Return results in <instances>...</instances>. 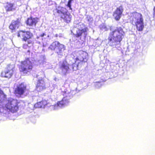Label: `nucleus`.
<instances>
[{
	"mask_svg": "<svg viewBox=\"0 0 155 155\" xmlns=\"http://www.w3.org/2000/svg\"><path fill=\"white\" fill-rule=\"evenodd\" d=\"M47 104V102L46 100H43L42 101L38 102L35 104V107L36 108H41L44 107Z\"/></svg>",
	"mask_w": 155,
	"mask_h": 155,
	"instance_id": "nucleus-19",
	"label": "nucleus"
},
{
	"mask_svg": "<svg viewBox=\"0 0 155 155\" xmlns=\"http://www.w3.org/2000/svg\"><path fill=\"white\" fill-rule=\"evenodd\" d=\"M17 36L18 37H21L24 41H26L31 37L32 34L29 31H20L18 33Z\"/></svg>",
	"mask_w": 155,
	"mask_h": 155,
	"instance_id": "nucleus-11",
	"label": "nucleus"
},
{
	"mask_svg": "<svg viewBox=\"0 0 155 155\" xmlns=\"http://www.w3.org/2000/svg\"><path fill=\"white\" fill-rule=\"evenodd\" d=\"M91 18H90V20H91Z\"/></svg>",
	"mask_w": 155,
	"mask_h": 155,
	"instance_id": "nucleus-27",
	"label": "nucleus"
},
{
	"mask_svg": "<svg viewBox=\"0 0 155 155\" xmlns=\"http://www.w3.org/2000/svg\"><path fill=\"white\" fill-rule=\"evenodd\" d=\"M55 11L61 16V15H62L67 12V10L65 8L61 7H58L56 9Z\"/></svg>",
	"mask_w": 155,
	"mask_h": 155,
	"instance_id": "nucleus-20",
	"label": "nucleus"
},
{
	"mask_svg": "<svg viewBox=\"0 0 155 155\" xmlns=\"http://www.w3.org/2000/svg\"><path fill=\"white\" fill-rule=\"evenodd\" d=\"M125 33L121 27L117 28L111 32L108 37V43L110 46L120 50L121 42Z\"/></svg>",
	"mask_w": 155,
	"mask_h": 155,
	"instance_id": "nucleus-1",
	"label": "nucleus"
},
{
	"mask_svg": "<svg viewBox=\"0 0 155 155\" xmlns=\"http://www.w3.org/2000/svg\"><path fill=\"white\" fill-rule=\"evenodd\" d=\"M129 16L132 24L136 25L138 30L142 31L144 28V25L142 15L137 12H134L130 13Z\"/></svg>",
	"mask_w": 155,
	"mask_h": 155,
	"instance_id": "nucleus-2",
	"label": "nucleus"
},
{
	"mask_svg": "<svg viewBox=\"0 0 155 155\" xmlns=\"http://www.w3.org/2000/svg\"><path fill=\"white\" fill-rule=\"evenodd\" d=\"M5 106L4 107L2 104L0 105V114L2 113H5V110H7L5 109Z\"/></svg>",
	"mask_w": 155,
	"mask_h": 155,
	"instance_id": "nucleus-24",
	"label": "nucleus"
},
{
	"mask_svg": "<svg viewBox=\"0 0 155 155\" xmlns=\"http://www.w3.org/2000/svg\"><path fill=\"white\" fill-rule=\"evenodd\" d=\"M72 93L73 91H65L63 94L64 96L65 97L63 98L62 100L58 102L56 104L51 106V108H53L54 110H56L67 105L69 102L68 99L71 98L73 96Z\"/></svg>",
	"mask_w": 155,
	"mask_h": 155,
	"instance_id": "nucleus-4",
	"label": "nucleus"
},
{
	"mask_svg": "<svg viewBox=\"0 0 155 155\" xmlns=\"http://www.w3.org/2000/svg\"><path fill=\"white\" fill-rule=\"evenodd\" d=\"M61 18L64 20L67 23L70 22L71 19V16L69 13L67 12L61 15Z\"/></svg>",
	"mask_w": 155,
	"mask_h": 155,
	"instance_id": "nucleus-18",
	"label": "nucleus"
},
{
	"mask_svg": "<svg viewBox=\"0 0 155 155\" xmlns=\"http://www.w3.org/2000/svg\"><path fill=\"white\" fill-rule=\"evenodd\" d=\"M100 28L101 30L103 31H106L108 30V28H107L106 25L104 24H101L100 26Z\"/></svg>",
	"mask_w": 155,
	"mask_h": 155,
	"instance_id": "nucleus-23",
	"label": "nucleus"
},
{
	"mask_svg": "<svg viewBox=\"0 0 155 155\" xmlns=\"http://www.w3.org/2000/svg\"><path fill=\"white\" fill-rule=\"evenodd\" d=\"M13 4L11 3H7L5 9L7 11H9L12 10Z\"/></svg>",
	"mask_w": 155,
	"mask_h": 155,
	"instance_id": "nucleus-22",
	"label": "nucleus"
},
{
	"mask_svg": "<svg viewBox=\"0 0 155 155\" xmlns=\"http://www.w3.org/2000/svg\"><path fill=\"white\" fill-rule=\"evenodd\" d=\"M71 61H70L69 64H68L66 61H64L60 68L59 73L63 74H65L68 70L71 68L73 71H76L78 69V64L80 61L78 60H76L74 57L72 58Z\"/></svg>",
	"mask_w": 155,
	"mask_h": 155,
	"instance_id": "nucleus-3",
	"label": "nucleus"
},
{
	"mask_svg": "<svg viewBox=\"0 0 155 155\" xmlns=\"http://www.w3.org/2000/svg\"><path fill=\"white\" fill-rule=\"evenodd\" d=\"M47 37H48L49 35L47 36L44 33L41 34H40L39 36L37 37V39L38 40H37V41L39 44H42L43 46L45 47L47 45L46 38Z\"/></svg>",
	"mask_w": 155,
	"mask_h": 155,
	"instance_id": "nucleus-12",
	"label": "nucleus"
},
{
	"mask_svg": "<svg viewBox=\"0 0 155 155\" xmlns=\"http://www.w3.org/2000/svg\"><path fill=\"white\" fill-rule=\"evenodd\" d=\"M153 18H155V6L154 7L153 9Z\"/></svg>",
	"mask_w": 155,
	"mask_h": 155,
	"instance_id": "nucleus-25",
	"label": "nucleus"
},
{
	"mask_svg": "<svg viewBox=\"0 0 155 155\" xmlns=\"http://www.w3.org/2000/svg\"><path fill=\"white\" fill-rule=\"evenodd\" d=\"M6 96L3 91L0 90V102L1 103H3L6 100Z\"/></svg>",
	"mask_w": 155,
	"mask_h": 155,
	"instance_id": "nucleus-21",
	"label": "nucleus"
},
{
	"mask_svg": "<svg viewBox=\"0 0 155 155\" xmlns=\"http://www.w3.org/2000/svg\"><path fill=\"white\" fill-rule=\"evenodd\" d=\"M27 91L26 86L24 83L19 85L15 90V93L17 96L24 94Z\"/></svg>",
	"mask_w": 155,
	"mask_h": 155,
	"instance_id": "nucleus-10",
	"label": "nucleus"
},
{
	"mask_svg": "<svg viewBox=\"0 0 155 155\" xmlns=\"http://www.w3.org/2000/svg\"><path fill=\"white\" fill-rule=\"evenodd\" d=\"M123 11L122 6L119 7L117 8L114 13L113 16L117 20H118L120 18L121 15Z\"/></svg>",
	"mask_w": 155,
	"mask_h": 155,
	"instance_id": "nucleus-15",
	"label": "nucleus"
},
{
	"mask_svg": "<svg viewBox=\"0 0 155 155\" xmlns=\"http://www.w3.org/2000/svg\"><path fill=\"white\" fill-rule=\"evenodd\" d=\"M71 57L72 58L74 57L76 60H77L80 62H84L87 61V54L85 51H80L73 52Z\"/></svg>",
	"mask_w": 155,
	"mask_h": 155,
	"instance_id": "nucleus-6",
	"label": "nucleus"
},
{
	"mask_svg": "<svg viewBox=\"0 0 155 155\" xmlns=\"http://www.w3.org/2000/svg\"><path fill=\"white\" fill-rule=\"evenodd\" d=\"M81 29H78L77 30L76 36L77 37L83 35L84 37H85L87 34V31L88 30L87 28L83 25Z\"/></svg>",
	"mask_w": 155,
	"mask_h": 155,
	"instance_id": "nucleus-13",
	"label": "nucleus"
},
{
	"mask_svg": "<svg viewBox=\"0 0 155 155\" xmlns=\"http://www.w3.org/2000/svg\"><path fill=\"white\" fill-rule=\"evenodd\" d=\"M14 68L13 65L8 66L5 71L2 73V76L5 78H10L13 74Z\"/></svg>",
	"mask_w": 155,
	"mask_h": 155,
	"instance_id": "nucleus-9",
	"label": "nucleus"
},
{
	"mask_svg": "<svg viewBox=\"0 0 155 155\" xmlns=\"http://www.w3.org/2000/svg\"><path fill=\"white\" fill-rule=\"evenodd\" d=\"M32 64L29 58H27L21 62L20 71L24 73L27 74L32 69Z\"/></svg>",
	"mask_w": 155,
	"mask_h": 155,
	"instance_id": "nucleus-7",
	"label": "nucleus"
},
{
	"mask_svg": "<svg viewBox=\"0 0 155 155\" xmlns=\"http://www.w3.org/2000/svg\"><path fill=\"white\" fill-rule=\"evenodd\" d=\"M38 19L37 18H29L27 21V24L30 26H35L38 22Z\"/></svg>",
	"mask_w": 155,
	"mask_h": 155,
	"instance_id": "nucleus-17",
	"label": "nucleus"
},
{
	"mask_svg": "<svg viewBox=\"0 0 155 155\" xmlns=\"http://www.w3.org/2000/svg\"><path fill=\"white\" fill-rule=\"evenodd\" d=\"M18 101L17 100L9 98L7 103L5 105V109L8 111L14 113L18 110Z\"/></svg>",
	"mask_w": 155,
	"mask_h": 155,
	"instance_id": "nucleus-5",
	"label": "nucleus"
},
{
	"mask_svg": "<svg viewBox=\"0 0 155 155\" xmlns=\"http://www.w3.org/2000/svg\"><path fill=\"white\" fill-rule=\"evenodd\" d=\"M20 24V22L18 20L12 21L9 26V28L12 30L16 29L18 28Z\"/></svg>",
	"mask_w": 155,
	"mask_h": 155,
	"instance_id": "nucleus-16",
	"label": "nucleus"
},
{
	"mask_svg": "<svg viewBox=\"0 0 155 155\" xmlns=\"http://www.w3.org/2000/svg\"><path fill=\"white\" fill-rule=\"evenodd\" d=\"M97 85H100V84H101L100 83H97Z\"/></svg>",
	"mask_w": 155,
	"mask_h": 155,
	"instance_id": "nucleus-26",
	"label": "nucleus"
},
{
	"mask_svg": "<svg viewBox=\"0 0 155 155\" xmlns=\"http://www.w3.org/2000/svg\"><path fill=\"white\" fill-rule=\"evenodd\" d=\"M49 48L51 50H54L58 55H62V51L65 49L64 45L60 44L58 41L52 43Z\"/></svg>",
	"mask_w": 155,
	"mask_h": 155,
	"instance_id": "nucleus-8",
	"label": "nucleus"
},
{
	"mask_svg": "<svg viewBox=\"0 0 155 155\" xmlns=\"http://www.w3.org/2000/svg\"><path fill=\"white\" fill-rule=\"evenodd\" d=\"M45 82L42 79L38 81L36 85V89L38 91H40L45 89Z\"/></svg>",
	"mask_w": 155,
	"mask_h": 155,
	"instance_id": "nucleus-14",
	"label": "nucleus"
}]
</instances>
